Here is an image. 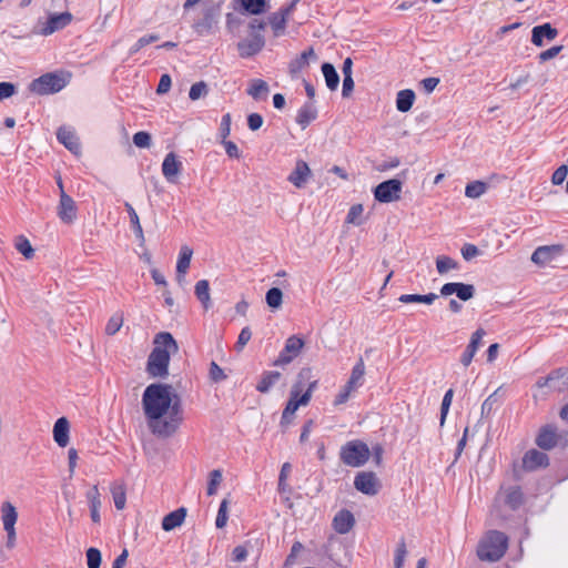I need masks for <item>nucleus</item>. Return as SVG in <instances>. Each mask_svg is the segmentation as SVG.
Masks as SVG:
<instances>
[{
	"label": "nucleus",
	"mask_w": 568,
	"mask_h": 568,
	"mask_svg": "<svg viewBox=\"0 0 568 568\" xmlns=\"http://www.w3.org/2000/svg\"><path fill=\"white\" fill-rule=\"evenodd\" d=\"M322 72L325 79L326 87L331 91H335L339 84V75L335 67L329 62H324L322 64Z\"/></svg>",
	"instance_id": "obj_33"
},
{
	"label": "nucleus",
	"mask_w": 568,
	"mask_h": 568,
	"mask_svg": "<svg viewBox=\"0 0 568 568\" xmlns=\"http://www.w3.org/2000/svg\"><path fill=\"white\" fill-rule=\"evenodd\" d=\"M182 170V162L178 160V156L170 152L165 155L162 162V174L169 182H175L178 174Z\"/></svg>",
	"instance_id": "obj_23"
},
{
	"label": "nucleus",
	"mask_w": 568,
	"mask_h": 568,
	"mask_svg": "<svg viewBox=\"0 0 568 568\" xmlns=\"http://www.w3.org/2000/svg\"><path fill=\"white\" fill-rule=\"evenodd\" d=\"M160 39L158 34H146L141 37L129 50V54L133 55L139 52L142 48L153 42H156Z\"/></svg>",
	"instance_id": "obj_47"
},
{
	"label": "nucleus",
	"mask_w": 568,
	"mask_h": 568,
	"mask_svg": "<svg viewBox=\"0 0 568 568\" xmlns=\"http://www.w3.org/2000/svg\"><path fill=\"white\" fill-rule=\"evenodd\" d=\"M70 81V74L45 73L29 84V90L39 95L53 94L64 89Z\"/></svg>",
	"instance_id": "obj_5"
},
{
	"label": "nucleus",
	"mask_w": 568,
	"mask_h": 568,
	"mask_svg": "<svg viewBox=\"0 0 568 568\" xmlns=\"http://www.w3.org/2000/svg\"><path fill=\"white\" fill-rule=\"evenodd\" d=\"M407 555L406 544L404 538L399 540L395 550L394 565L395 568H403L405 557Z\"/></svg>",
	"instance_id": "obj_51"
},
{
	"label": "nucleus",
	"mask_w": 568,
	"mask_h": 568,
	"mask_svg": "<svg viewBox=\"0 0 568 568\" xmlns=\"http://www.w3.org/2000/svg\"><path fill=\"white\" fill-rule=\"evenodd\" d=\"M87 565L88 568H100L101 552L99 549L91 547L87 550Z\"/></svg>",
	"instance_id": "obj_55"
},
{
	"label": "nucleus",
	"mask_w": 568,
	"mask_h": 568,
	"mask_svg": "<svg viewBox=\"0 0 568 568\" xmlns=\"http://www.w3.org/2000/svg\"><path fill=\"white\" fill-rule=\"evenodd\" d=\"M195 296L201 302L203 307L205 310H209L211 306V298H210V284L207 280H200L195 284L194 288Z\"/></svg>",
	"instance_id": "obj_37"
},
{
	"label": "nucleus",
	"mask_w": 568,
	"mask_h": 568,
	"mask_svg": "<svg viewBox=\"0 0 568 568\" xmlns=\"http://www.w3.org/2000/svg\"><path fill=\"white\" fill-rule=\"evenodd\" d=\"M354 487L368 496H375L381 488L379 480L373 471H361L354 478Z\"/></svg>",
	"instance_id": "obj_12"
},
{
	"label": "nucleus",
	"mask_w": 568,
	"mask_h": 568,
	"mask_svg": "<svg viewBox=\"0 0 568 568\" xmlns=\"http://www.w3.org/2000/svg\"><path fill=\"white\" fill-rule=\"evenodd\" d=\"M220 10L213 6L205 8L199 17L192 23V29L200 36H209L213 33L217 28Z\"/></svg>",
	"instance_id": "obj_8"
},
{
	"label": "nucleus",
	"mask_w": 568,
	"mask_h": 568,
	"mask_svg": "<svg viewBox=\"0 0 568 568\" xmlns=\"http://www.w3.org/2000/svg\"><path fill=\"white\" fill-rule=\"evenodd\" d=\"M453 396H454V390L452 388H449L443 397L442 406H440V426H443L445 423V419L449 412V407L452 405Z\"/></svg>",
	"instance_id": "obj_52"
},
{
	"label": "nucleus",
	"mask_w": 568,
	"mask_h": 568,
	"mask_svg": "<svg viewBox=\"0 0 568 568\" xmlns=\"http://www.w3.org/2000/svg\"><path fill=\"white\" fill-rule=\"evenodd\" d=\"M144 415L153 434L161 437L173 435L183 420L180 396L169 384H151L142 395Z\"/></svg>",
	"instance_id": "obj_1"
},
{
	"label": "nucleus",
	"mask_w": 568,
	"mask_h": 568,
	"mask_svg": "<svg viewBox=\"0 0 568 568\" xmlns=\"http://www.w3.org/2000/svg\"><path fill=\"white\" fill-rule=\"evenodd\" d=\"M72 21L70 12L55 13L48 18L47 22L41 29V34L49 36L65 28Z\"/></svg>",
	"instance_id": "obj_18"
},
{
	"label": "nucleus",
	"mask_w": 568,
	"mask_h": 568,
	"mask_svg": "<svg viewBox=\"0 0 568 568\" xmlns=\"http://www.w3.org/2000/svg\"><path fill=\"white\" fill-rule=\"evenodd\" d=\"M204 93H206V84L204 82H197L192 84L189 91V98L191 100L200 99Z\"/></svg>",
	"instance_id": "obj_62"
},
{
	"label": "nucleus",
	"mask_w": 568,
	"mask_h": 568,
	"mask_svg": "<svg viewBox=\"0 0 568 568\" xmlns=\"http://www.w3.org/2000/svg\"><path fill=\"white\" fill-rule=\"evenodd\" d=\"M58 141L63 144L70 152L79 154L81 145L79 138L77 136L73 129L69 126H60L57 131Z\"/></svg>",
	"instance_id": "obj_19"
},
{
	"label": "nucleus",
	"mask_w": 568,
	"mask_h": 568,
	"mask_svg": "<svg viewBox=\"0 0 568 568\" xmlns=\"http://www.w3.org/2000/svg\"><path fill=\"white\" fill-rule=\"evenodd\" d=\"M355 525L354 515L347 510H339L333 518V528L338 534H347Z\"/></svg>",
	"instance_id": "obj_25"
},
{
	"label": "nucleus",
	"mask_w": 568,
	"mask_h": 568,
	"mask_svg": "<svg viewBox=\"0 0 568 568\" xmlns=\"http://www.w3.org/2000/svg\"><path fill=\"white\" fill-rule=\"evenodd\" d=\"M365 375V365L362 358L353 366L351 376L334 399V405L345 404L353 392L363 385Z\"/></svg>",
	"instance_id": "obj_7"
},
{
	"label": "nucleus",
	"mask_w": 568,
	"mask_h": 568,
	"mask_svg": "<svg viewBox=\"0 0 568 568\" xmlns=\"http://www.w3.org/2000/svg\"><path fill=\"white\" fill-rule=\"evenodd\" d=\"M558 442L559 435L557 433V427L551 424L542 426L535 439L536 445L544 450L555 448L558 445Z\"/></svg>",
	"instance_id": "obj_16"
},
{
	"label": "nucleus",
	"mask_w": 568,
	"mask_h": 568,
	"mask_svg": "<svg viewBox=\"0 0 568 568\" xmlns=\"http://www.w3.org/2000/svg\"><path fill=\"white\" fill-rule=\"evenodd\" d=\"M153 343L154 347L146 362V372L151 377L165 378L169 375L170 356L179 351L178 343L168 332L156 334Z\"/></svg>",
	"instance_id": "obj_2"
},
{
	"label": "nucleus",
	"mask_w": 568,
	"mask_h": 568,
	"mask_svg": "<svg viewBox=\"0 0 568 568\" xmlns=\"http://www.w3.org/2000/svg\"><path fill=\"white\" fill-rule=\"evenodd\" d=\"M16 248L28 260L34 255V250L32 248L29 240L23 235L17 237Z\"/></svg>",
	"instance_id": "obj_46"
},
{
	"label": "nucleus",
	"mask_w": 568,
	"mask_h": 568,
	"mask_svg": "<svg viewBox=\"0 0 568 568\" xmlns=\"http://www.w3.org/2000/svg\"><path fill=\"white\" fill-rule=\"evenodd\" d=\"M266 304L271 308H278L283 302V293L278 287H272L266 292L265 295Z\"/></svg>",
	"instance_id": "obj_44"
},
{
	"label": "nucleus",
	"mask_w": 568,
	"mask_h": 568,
	"mask_svg": "<svg viewBox=\"0 0 568 568\" xmlns=\"http://www.w3.org/2000/svg\"><path fill=\"white\" fill-rule=\"evenodd\" d=\"M268 84L262 79L253 80L250 88L247 89V94L251 95L254 100H265L268 95Z\"/></svg>",
	"instance_id": "obj_34"
},
{
	"label": "nucleus",
	"mask_w": 568,
	"mask_h": 568,
	"mask_svg": "<svg viewBox=\"0 0 568 568\" xmlns=\"http://www.w3.org/2000/svg\"><path fill=\"white\" fill-rule=\"evenodd\" d=\"M505 503L510 509L516 510L524 504V494L519 486H513L507 489Z\"/></svg>",
	"instance_id": "obj_36"
},
{
	"label": "nucleus",
	"mask_w": 568,
	"mask_h": 568,
	"mask_svg": "<svg viewBox=\"0 0 568 568\" xmlns=\"http://www.w3.org/2000/svg\"><path fill=\"white\" fill-rule=\"evenodd\" d=\"M568 174V166L562 164L555 170L551 176V182L554 185H560L566 180Z\"/></svg>",
	"instance_id": "obj_60"
},
{
	"label": "nucleus",
	"mask_w": 568,
	"mask_h": 568,
	"mask_svg": "<svg viewBox=\"0 0 568 568\" xmlns=\"http://www.w3.org/2000/svg\"><path fill=\"white\" fill-rule=\"evenodd\" d=\"M498 392L499 388L484 400L481 405V417H488L493 413L495 405L498 403Z\"/></svg>",
	"instance_id": "obj_49"
},
{
	"label": "nucleus",
	"mask_w": 568,
	"mask_h": 568,
	"mask_svg": "<svg viewBox=\"0 0 568 568\" xmlns=\"http://www.w3.org/2000/svg\"><path fill=\"white\" fill-rule=\"evenodd\" d=\"M537 387H548L555 392H562L568 388V367H559L550 372L546 377L538 378Z\"/></svg>",
	"instance_id": "obj_10"
},
{
	"label": "nucleus",
	"mask_w": 568,
	"mask_h": 568,
	"mask_svg": "<svg viewBox=\"0 0 568 568\" xmlns=\"http://www.w3.org/2000/svg\"><path fill=\"white\" fill-rule=\"evenodd\" d=\"M548 465L549 457L547 454L537 449L527 450L523 457V467L528 471H534L538 468H545Z\"/></svg>",
	"instance_id": "obj_17"
},
{
	"label": "nucleus",
	"mask_w": 568,
	"mask_h": 568,
	"mask_svg": "<svg viewBox=\"0 0 568 568\" xmlns=\"http://www.w3.org/2000/svg\"><path fill=\"white\" fill-rule=\"evenodd\" d=\"M316 385H317L316 381L310 383L307 389L301 396H300V393L302 390L301 382L293 385L291 393H290V398L286 403V406H285L283 413H282V417H281V422H280V426L283 432H285L286 428L292 423L294 414L298 409V407L305 406L310 403L312 393L315 389Z\"/></svg>",
	"instance_id": "obj_4"
},
{
	"label": "nucleus",
	"mask_w": 568,
	"mask_h": 568,
	"mask_svg": "<svg viewBox=\"0 0 568 568\" xmlns=\"http://www.w3.org/2000/svg\"><path fill=\"white\" fill-rule=\"evenodd\" d=\"M268 22L274 31V36L278 37L285 31L287 18L278 10L270 16Z\"/></svg>",
	"instance_id": "obj_41"
},
{
	"label": "nucleus",
	"mask_w": 568,
	"mask_h": 568,
	"mask_svg": "<svg viewBox=\"0 0 568 568\" xmlns=\"http://www.w3.org/2000/svg\"><path fill=\"white\" fill-rule=\"evenodd\" d=\"M1 520L3 529L14 528L18 520V511L10 501H4L1 505Z\"/></svg>",
	"instance_id": "obj_31"
},
{
	"label": "nucleus",
	"mask_w": 568,
	"mask_h": 568,
	"mask_svg": "<svg viewBox=\"0 0 568 568\" xmlns=\"http://www.w3.org/2000/svg\"><path fill=\"white\" fill-rule=\"evenodd\" d=\"M222 481V471L220 469H214L210 473V480L207 485V495L212 496L216 494L217 486Z\"/></svg>",
	"instance_id": "obj_53"
},
{
	"label": "nucleus",
	"mask_w": 568,
	"mask_h": 568,
	"mask_svg": "<svg viewBox=\"0 0 568 568\" xmlns=\"http://www.w3.org/2000/svg\"><path fill=\"white\" fill-rule=\"evenodd\" d=\"M281 378V373L277 371L264 372L261 381L256 385V390L260 393H267Z\"/></svg>",
	"instance_id": "obj_35"
},
{
	"label": "nucleus",
	"mask_w": 568,
	"mask_h": 568,
	"mask_svg": "<svg viewBox=\"0 0 568 568\" xmlns=\"http://www.w3.org/2000/svg\"><path fill=\"white\" fill-rule=\"evenodd\" d=\"M561 251L562 247L560 245L539 246L531 254V261L535 264L544 265L551 262Z\"/></svg>",
	"instance_id": "obj_24"
},
{
	"label": "nucleus",
	"mask_w": 568,
	"mask_h": 568,
	"mask_svg": "<svg viewBox=\"0 0 568 568\" xmlns=\"http://www.w3.org/2000/svg\"><path fill=\"white\" fill-rule=\"evenodd\" d=\"M487 190V184L483 181H474L466 185L465 195L469 199L480 197Z\"/></svg>",
	"instance_id": "obj_43"
},
{
	"label": "nucleus",
	"mask_w": 568,
	"mask_h": 568,
	"mask_svg": "<svg viewBox=\"0 0 568 568\" xmlns=\"http://www.w3.org/2000/svg\"><path fill=\"white\" fill-rule=\"evenodd\" d=\"M303 346L304 341L300 336H290L285 342L284 348L280 352L278 357L275 359L274 365L282 366L290 364L294 358L298 356Z\"/></svg>",
	"instance_id": "obj_11"
},
{
	"label": "nucleus",
	"mask_w": 568,
	"mask_h": 568,
	"mask_svg": "<svg viewBox=\"0 0 568 568\" xmlns=\"http://www.w3.org/2000/svg\"><path fill=\"white\" fill-rule=\"evenodd\" d=\"M438 298V295L435 293H428L425 295L420 294H403L398 297V301L405 304L408 303H425V304H432L435 300Z\"/></svg>",
	"instance_id": "obj_39"
},
{
	"label": "nucleus",
	"mask_w": 568,
	"mask_h": 568,
	"mask_svg": "<svg viewBox=\"0 0 568 568\" xmlns=\"http://www.w3.org/2000/svg\"><path fill=\"white\" fill-rule=\"evenodd\" d=\"M403 182L398 179H389L379 183L373 191L374 197L379 203H390L400 199Z\"/></svg>",
	"instance_id": "obj_9"
},
{
	"label": "nucleus",
	"mask_w": 568,
	"mask_h": 568,
	"mask_svg": "<svg viewBox=\"0 0 568 568\" xmlns=\"http://www.w3.org/2000/svg\"><path fill=\"white\" fill-rule=\"evenodd\" d=\"M314 55L315 53L313 48H308L307 50L303 51L300 57L290 62V72L292 74L301 72L305 67L308 65V58Z\"/></svg>",
	"instance_id": "obj_38"
},
{
	"label": "nucleus",
	"mask_w": 568,
	"mask_h": 568,
	"mask_svg": "<svg viewBox=\"0 0 568 568\" xmlns=\"http://www.w3.org/2000/svg\"><path fill=\"white\" fill-rule=\"evenodd\" d=\"M186 517V508L180 507L168 515H165L162 519V529L165 531H171L176 527H180Z\"/></svg>",
	"instance_id": "obj_26"
},
{
	"label": "nucleus",
	"mask_w": 568,
	"mask_h": 568,
	"mask_svg": "<svg viewBox=\"0 0 568 568\" xmlns=\"http://www.w3.org/2000/svg\"><path fill=\"white\" fill-rule=\"evenodd\" d=\"M442 296H449L456 294L460 301H469L475 296V286L473 284H466L462 282H449L440 287Z\"/></svg>",
	"instance_id": "obj_14"
},
{
	"label": "nucleus",
	"mask_w": 568,
	"mask_h": 568,
	"mask_svg": "<svg viewBox=\"0 0 568 568\" xmlns=\"http://www.w3.org/2000/svg\"><path fill=\"white\" fill-rule=\"evenodd\" d=\"M210 378L215 383L222 382L226 378L223 369L215 362H211L210 364Z\"/></svg>",
	"instance_id": "obj_61"
},
{
	"label": "nucleus",
	"mask_w": 568,
	"mask_h": 568,
	"mask_svg": "<svg viewBox=\"0 0 568 568\" xmlns=\"http://www.w3.org/2000/svg\"><path fill=\"white\" fill-rule=\"evenodd\" d=\"M193 251L189 246H182L176 263V278L179 282L184 280V275L190 267Z\"/></svg>",
	"instance_id": "obj_28"
},
{
	"label": "nucleus",
	"mask_w": 568,
	"mask_h": 568,
	"mask_svg": "<svg viewBox=\"0 0 568 568\" xmlns=\"http://www.w3.org/2000/svg\"><path fill=\"white\" fill-rule=\"evenodd\" d=\"M70 425L65 417L57 419L53 426V439L60 447L69 444Z\"/></svg>",
	"instance_id": "obj_27"
},
{
	"label": "nucleus",
	"mask_w": 568,
	"mask_h": 568,
	"mask_svg": "<svg viewBox=\"0 0 568 568\" xmlns=\"http://www.w3.org/2000/svg\"><path fill=\"white\" fill-rule=\"evenodd\" d=\"M317 116V110L312 102L304 103L297 112L296 122L305 129Z\"/></svg>",
	"instance_id": "obj_29"
},
{
	"label": "nucleus",
	"mask_w": 568,
	"mask_h": 568,
	"mask_svg": "<svg viewBox=\"0 0 568 568\" xmlns=\"http://www.w3.org/2000/svg\"><path fill=\"white\" fill-rule=\"evenodd\" d=\"M415 92L410 89L400 90L396 95V109L399 112H408L415 101Z\"/></svg>",
	"instance_id": "obj_30"
},
{
	"label": "nucleus",
	"mask_w": 568,
	"mask_h": 568,
	"mask_svg": "<svg viewBox=\"0 0 568 568\" xmlns=\"http://www.w3.org/2000/svg\"><path fill=\"white\" fill-rule=\"evenodd\" d=\"M310 176H311V169H310L308 164L303 160H298L296 162L294 170L288 175L287 180L294 186L301 189L306 184Z\"/></svg>",
	"instance_id": "obj_22"
},
{
	"label": "nucleus",
	"mask_w": 568,
	"mask_h": 568,
	"mask_svg": "<svg viewBox=\"0 0 568 568\" xmlns=\"http://www.w3.org/2000/svg\"><path fill=\"white\" fill-rule=\"evenodd\" d=\"M122 325H123V314L118 312L109 318V321L105 325V333L108 335L112 336L120 331Z\"/></svg>",
	"instance_id": "obj_45"
},
{
	"label": "nucleus",
	"mask_w": 568,
	"mask_h": 568,
	"mask_svg": "<svg viewBox=\"0 0 568 568\" xmlns=\"http://www.w3.org/2000/svg\"><path fill=\"white\" fill-rule=\"evenodd\" d=\"M231 114L230 113H226L222 116V120H221V124H220V136L222 139V141H224L225 139H227V136L230 135L231 133Z\"/></svg>",
	"instance_id": "obj_59"
},
{
	"label": "nucleus",
	"mask_w": 568,
	"mask_h": 568,
	"mask_svg": "<svg viewBox=\"0 0 568 568\" xmlns=\"http://www.w3.org/2000/svg\"><path fill=\"white\" fill-rule=\"evenodd\" d=\"M227 507H229V500L226 498H224L220 504L217 516L215 519V526L219 529L224 528L226 526L227 518H229Z\"/></svg>",
	"instance_id": "obj_50"
},
{
	"label": "nucleus",
	"mask_w": 568,
	"mask_h": 568,
	"mask_svg": "<svg viewBox=\"0 0 568 568\" xmlns=\"http://www.w3.org/2000/svg\"><path fill=\"white\" fill-rule=\"evenodd\" d=\"M61 190L60 202L58 206V216L64 223H72L77 217V205L73 199L63 191L61 179L58 181Z\"/></svg>",
	"instance_id": "obj_13"
},
{
	"label": "nucleus",
	"mask_w": 568,
	"mask_h": 568,
	"mask_svg": "<svg viewBox=\"0 0 568 568\" xmlns=\"http://www.w3.org/2000/svg\"><path fill=\"white\" fill-rule=\"evenodd\" d=\"M362 213H363V205L362 204L352 205L349 211H348V213H347L346 222L359 225L361 221H358V217L362 215Z\"/></svg>",
	"instance_id": "obj_58"
},
{
	"label": "nucleus",
	"mask_w": 568,
	"mask_h": 568,
	"mask_svg": "<svg viewBox=\"0 0 568 568\" xmlns=\"http://www.w3.org/2000/svg\"><path fill=\"white\" fill-rule=\"evenodd\" d=\"M87 498L90 504L91 518L93 523H100L99 508L101 507V499L98 486H93L87 491Z\"/></svg>",
	"instance_id": "obj_32"
},
{
	"label": "nucleus",
	"mask_w": 568,
	"mask_h": 568,
	"mask_svg": "<svg viewBox=\"0 0 568 568\" xmlns=\"http://www.w3.org/2000/svg\"><path fill=\"white\" fill-rule=\"evenodd\" d=\"M151 141V134L146 131H139L133 135L134 145L141 149L150 148Z\"/></svg>",
	"instance_id": "obj_54"
},
{
	"label": "nucleus",
	"mask_w": 568,
	"mask_h": 568,
	"mask_svg": "<svg viewBox=\"0 0 568 568\" xmlns=\"http://www.w3.org/2000/svg\"><path fill=\"white\" fill-rule=\"evenodd\" d=\"M459 264L457 261L447 255H439L436 258V268L439 274H446L452 270H457Z\"/></svg>",
	"instance_id": "obj_42"
},
{
	"label": "nucleus",
	"mask_w": 568,
	"mask_h": 568,
	"mask_svg": "<svg viewBox=\"0 0 568 568\" xmlns=\"http://www.w3.org/2000/svg\"><path fill=\"white\" fill-rule=\"evenodd\" d=\"M124 207H125V210H126V212L129 214L131 227H132L136 239L140 240L141 242H143L144 241V234H143L142 226L140 224V220H139L138 213L135 212V210L133 209V206L129 202H125Z\"/></svg>",
	"instance_id": "obj_40"
},
{
	"label": "nucleus",
	"mask_w": 568,
	"mask_h": 568,
	"mask_svg": "<svg viewBox=\"0 0 568 568\" xmlns=\"http://www.w3.org/2000/svg\"><path fill=\"white\" fill-rule=\"evenodd\" d=\"M242 6L251 14H261L265 10V0H242Z\"/></svg>",
	"instance_id": "obj_48"
},
{
	"label": "nucleus",
	"mask_w": 568,
	"mask_h": 568,
	"mask_svg": "<svg viewBox=\"0 0 568 568\" xmlns=\"http://www.w3.org/2000/svg\"><path fill=\"white\" fill-rule=\"evenodd\" d=\"M112 496H113V501H114L115 508L118 510H122L125 507V501H126L124 489L122 487L113 488Z\"/></svg>",
	"instance_id": "obj_57"
},
{
	"label": "nucleus",
	"mask_w": 568,
	"mask_h": 568,
	"mask_svg": "<svg viewBox=\"0 0 568 568\" xmlns=\"http://www.w3.org/2000/svg\"><path fill=\"white\" fill-rule=\"evenodd\" d=\"M251 337H252V332H251L250 327L248 326L243 327L241 329L237 341L235 343V349L237 352H241L245 347V345L250 342Z\"/></svg>",
	"instance_id": "obj_56"
},
{
	"label": "nucleus",
	"mask_w": 568,
	"mask_h": 568,
	"mask_svg": "<svg viewBox=\"0 0 568 568\" xmlns=\"http://www.w3.org/2000/svg\"><path fill=\"white\" fill-rule=\"evenodd\" d=\"M508 548V537L498 530H490L479 542L477 555L484 561H497Z\"/></svg>",
	"instance_id": "obj_3"
},
{
	"label": "nucleus",
	"mask_w": 568,
	"mask_h": 568,
	"mask_svg": "<svg viewBox=\"0 0 568 568\" xmlns=\"http://www.w3.org/2000/svg\"><path fill=\"white\" fill-rule=\"evenodd\" d=\"M485 334L486 332L483 328H478L471 334L470 342L460 357V362L465 367L470 365Z\"/></svg>",
	"instance_id": "obj_21"
},
{
	"label": "nucleus",
	"mask_w": 568,
	"mask_h": 568,
	"mask_svg": "<svg viewBox=\"0 0 568 568\" xmlns=\"http://www.w3.org/2000/svg\"><path fill=\"white\" fill-rule=\"evenodd\" d=\"M561 50H562V45L551 47V48L540 52L538 59L540 62H546V61L557 57Z\"/></svg>",
	"instance_id": "obj_63"
},
{
	"label": "nucleus",
	"mask_w": 568,
	"mask_h": 568,
	"mask_svg": "<svg viewBox=\"0 0 568 568\" xmlns=\"http://www.w3.org/2000/svg\"><path fill=\"white\" fill-rule=\"evenodd\" d=\"M369 456L371 450L367 444L358 439L347 442L339 450V458L343 464L354 468L365 465Z\"/></svg>",
	"instance_id": "obj_6"
},
{
	"label": "nucleus",
	"mask_w": 568,
	"mask_h": 568,
	"mask_svg": "<svg viewBox=\"0 0 568 568\" xmlns=\"http://www.w3.org/2000/svg\"><path fill=\"white\" fill-rule=\"evenodd\" d=\"M265 44L264 36L260 32H251L250 38L237 43V50L242 58H250L258 53Z\"/></svg>",
	"instance_id": "obj_15"
},
{
	"label": "nucleus",
	"mask_w": 568,
	"mask_h": 568,
	"mask_svg": "<svg viewBox=\"0 0 568 568\" xmlns=\"http://www.w3.org/2000/svg\"><path fill=\"white\" fill-rule=\"evenodd\" d=\"M16 93V85L11 82H0V101L12 97Z\"/></svg>",
	"instance_id": "obj_64"
},
{
	"label": "nucleus",
	"mask_w": 568,
	"mask_h": 568,
	"mask_svg": "<svg viewBox=\"0 0 568 568\" xmlns=\"http://www.w3.org/2000/svg\"><path fill=\"white\" fill-rule=\"evenodd\" d=\"M558 36V30L554 28L549 22L536 26L531 30V42L536 47L544 45V39L551 41Z\"/></svg>",
	"instance_id": "obj_20"
}]
</instances>
